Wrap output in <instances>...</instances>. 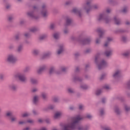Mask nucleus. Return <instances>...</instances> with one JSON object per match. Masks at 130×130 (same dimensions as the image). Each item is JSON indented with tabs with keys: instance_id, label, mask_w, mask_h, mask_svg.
<instances>
[{
	"instance_id": "2f4dec72",
	"label": "nucleus",
	"mask_w": 130,
	"mask_h": 130,
	"mask_svg": "<svg viewBox=\"0 0 130 130\" xmlns=\"http://www.w3.org/2000/svg\"><path fill=\"white\" fill-rule=\"evenodd\" d=\"M42 98H43V99H45V98H46V94H45L44 93H43L42 94Z\"/></svg>"
},
{
	"instance_id": "f704fd0d",
	"label": "nucleus",
	"mask_w": 130,
	"mask_h": 130,
	"mask_svg": "<svg viewBox=\"0 0 130 130\" xmlns=\"http://www.w3.org/2000/svg\"><path fill=\"white\" fill-rule=\"evenodd\" d=\"M115 112L117 113V114H119V110L117 108H116Z\"/></svg>"
},
{
	"instance_id": "bb28decb",
	"label": "nucleus",
	"mask_w": 130,
	"mask_h": 130,
	"mask_svg": "<svg viewBox=\"0 0 130 130\" xmlns=\"http://www.w3.org/2000/svg\"><path fill=\"white\" fill-rule=\"evenodd\" d=\"M29 115V114L25 113L22 115V117H27Z\"/></svg>"
},
{
	"instance_id": "ddd939ff",
	"label": "nucleus",
	"mask_w": 130,
	"mask_h": 130,
	"mask_svg": "<svg viewBox=\"0 0 130 130\" xmlns=\"http://www.w3.org/2000/svg\"><path fill=\"white\" fill-rule=\"evenodd\" d=\"M90 40L89 39H85L83 41V44H89L90 43Z\"/></svg>"
},
{
	"instance_id": "a19ab883",
	"label": "nucleus",
	"mask_w": 130,
	"mask_h": 130,
	"mask_svg": "<svg viewBox=\"0 0 130 130\" xmlns=\"http://www.w3.org/2000/svg\"><path fill=\"white\" fill-rule=\"evenodd\" d=\"M125 109L126 111H128V110H129L130 108H128V107H125Z\"/></svg>"
},
{
	"instance_id": "412c9836",
	"label": "nucleus",
	"mask_w": 130,
	"mask_h": 130,
	"mask_svg": "<svg viewBox=\"0 0 130 130\" xmlns=\"http://www.w3.org/2000/svg\"><path fill=\"white\" fill-rule=\"evenodd\" d=\"M31 82L32 84H36L37 83V80L34 79H31Z\"/></svg>"
},
{
	"instance_id": "de8ad7c7",
	"label": "nucleus",
	"mask_w": 130,
	"mask_h": 130,
	"mask_svg": "<svg viewBox=\"0 0 130 130\" xmlns=\"http://www.w3.org/2000/svg\"><path fill=\"white\" fill-rule=\"evenodd\" d=\"M53 101H54V102H57V98H55L53 99Z\"/></svg>"
},
{
	"instance_id": "c03bdc74",
	"label": "nucleus",
	"mask_w": 130,
	"mask_h": 130,
	"mask_svg": "<svg viewBox=\"0 0 130 130\" xmlns=\"http://www.w3.org/2000/svg\"><path fill=\"white\" fill-rule=\"evenodd\" d=\"M105 77V75H102L101 77V80H103L104 79V77Z\"/></svg>"
},
{
	"instance_id": "e433bc0d",
	"label": "nucleus",
	"mask_w": 130,
	"mask_h": 130,
	"mask_svg": "<svg viewBox=\"0 0 130 130\" xmlns=\"http://www.w3.org/2000/svg\"><path fill=\"white\" fill-rule=\"evenodd\" d=\"M91 117H92V116L91 115H90V114H87L86 115V118H91Z\"/></svg>"
},
{
	"instance_id": "5701e85b",
	"label": "nucleus",
	"mask_w": 130,
	"mask_h": 130,
	"mask_svg": "<svg viewBox=\"0 0 130 130\" xmlns=\"http://www.w3.org/2000/svg\"><path fill=\"white\" fill-rule=\"evenodd\" d=\"M101 90H97L96 92V95H100V94H101Z\"/></svg>"
},
{
	"instance_id": "b1692460",
	"label": "nucleus",
	"mask_w": 130,
	"mask_h": 130,
	"mask_svg": "<svg viewBox=\"0 0 130 130\" xmlns=\"http://www.w3.org/2000/svg\"><path fill=\"white\" fill-rule=\"evenodd\" d=\"M81 87L82 89H86L88 88V86L86 85H82Z\"/></svg>"
},
{
	"instance_id": "39448f33",
	"label": "nucleus",
	"mask_w": 130,
	"mask_h": 130,
	"mask_svg": "<svg viewBox=\"0 0 130 130\" xmlns=\"http://www.w3.org/2000/svg\"><path fill=\"white\" fill-rule=\"evenodd\" d=\"M45 5H43L42 6L43 11L42 12V14L43 17H46L47 16V12L45 10Z\"/></svg>"
},
{
	"instance_id": "f257e3e1",
	"label": "nucleus",
	"mask_w": 130,
	"mask_h": 130,
	"mask_svg": "<svg viewBox=\"0 0 130 130\" xmlns=\"http://www.w3.org/2000/svg\"><path fill=\"white\" fill-rule=\"evenodd\" d=\"M83 119V118L80 115H78L73 118V123L67 124L64 126L63 130H73L76 127V124L78 123L79 121Z\"/></svg>"
},
{
	"instance_id": "09e8293b",
	"label": "nucleus",
	"mask_w": 130,
	"mask_h": 130,
	"mask_svg": "<svg viewBox=\"0 0 130 130\" xmlns=\"http://www.w3.org/2000/svg\"><path fill=\"white\" fill-rule=\"evenodd\" d=\"M71 4V2H67L66 3V6H68V5H70Z\"/></svg>"
},
{
	"instance_id": "7ed1b4c3",
	"label": "nucleus",
	"mask_w": 130,
	"mask_h": 130,
	"mask_svg": "<svg viewBox=\"0 0 130 130\" xmlns=\"http://www.w3.org/2000/svg\"><path fill=\"white\" fill-rule=\"evenodd\" d=\"M107 65V63L104 60H102L101 62L99 65V70H101V69H103V68H105V67Z\"/></svg>"
},
{
	"instance_id": "aec40b11",
	"label": "nucleus",
	"mask_w": 130,
	"mask_h": 130,
	"mask_svg": "<svg viewBox=\"0 0 130 130\" xmlns=\"http://www.w3.org/2000/svg\"><path fill=\"white\" fill-rule=\"evenodd\" d=\"M53 72H54V69L53 68H51L50 69L49 74L51 75V74H53Z\"/></svg>"
},
{
	"instance_id": "774afa93",
	"label": "nucleus",
	"mask_w": 130,
	"mask_h": 130,
	"mask_svg": "<svg viewBox=\"0 0 130 130\" xmlns=\"http://www.w3.org/2000/svg\"><path fill=\"white\" fill-rule=\"evenodd\" d=\"M41 130H46V128L45 127H43Z\"/></svg>"
},
{
	"instance_id": "0e129e2a",
	"label": "nucleus",
	"mask_w": 130,
	"mask_h": 130,
	"mask_svg": "<svg viewBox=\"0 0 130 130\" xmlns=\"http://www.w3.org/2000/svg\"><path fill=\"white\" fill-rule=\"evenodd\" d=\"M99 39H97L96 40V43H99Z\"/></svg>"
},
{
	"instance_id": "f3484780",
	"label": "nucleus",
	"mask_w": 130,
	"mask_h": 130,
	"mask_svg": "<svg viewBox=\"0 0 130 130\" xmlns=\"http://www.w3.org/2000/svg\"><path fill=\"white\" fill-rule=\"evenodd\" d=\"M72 12L75 14L77 13L78 14H79L80 15V11H79V10H78V9H77L76 8H74L73 10H72Z\"/></svg>"
},
{
	"instance_id": "c85d7f7f",
	"label": "nucleus",
	"mask_w": 130,
	"mask_h": 130,
	"mask_svg": "<svg viewBox=\"0 0 130 130\" xmlns=\"http://www.w3.org/2000/svg\"><path fill=\"white\" fill-rule=\"evenodd\" d=\"M38 52H39L38 50H34L33 53H34V54H35V55H36L38 54Z\"/></svg>"
},
{
	"instance_id": "dca6fc26",
	"label": "nucleus",
	"mask_w": 130,
	"mask_h": 130,
	"mask_svg": "<svg viewBox=\"0 0 130 130\" xmlns=\"http://www.w3.org/2000/svg\"><path fill=\"white\" fill-rule=\"evenodd\" d=\"M38 101V96H35L34 98V103L35 104H36L37 103V102Z\"/></svg>"
},
{
	"instance_id": "9b49d317",
	"label": "nucleus",
	"mask_w": 130,
	"mask_h": 130,
	"mask_svg": "<svg viewBox=\"0 0 130 130\" xmlns=\"http://www.w3.org/2000/svg\"><path fill=\"white\" fill-rule=\"evenodd\" d=\"M112 53V51H111V50L107 51L105 53L106 56H110V55H111Z\"/></svg>"
},
{
	"instance_id": "37998d69",
	"label": "nucleus",
	"mask_w": 130,
	"mask_h": 130,
	"mask_svg": "<svg viewBox=\"0 0 130 130\" xmlns=\"http://www.w3.org/2000/svg\"><path fill=\"white\" fill-rule=\"evenodd\" d=\"M16 120V118L15 117H12L11 118V121H15Z\"/></svg>"
},
{
	"instance_id": "e2e57ef3",
	"label": "nucleus",
	"mask_w": 130,
	"mask_h": 130,
	"mask_svg": "<svg viewBox=\"0 0 130 130\" xmlns=\"http://www.w3.org/2000/svg\"><path fill=\"white\" fill-rule=\"evenodd\" d=\"M19 124H23V123H24V122L23 121H20L19 122Z\"/></svg>"
},
{
	"instance_id": "8fccbe9b",
	"label": "nucleus",
	"mask_w": 130,
	"mask_h": 130,
	"mask_svg": "<svg viewBox=\"0 0 130 130\" xmlns=\"http://www.w3.org/2000/svg\"><path fill=\"white\" fill-rule=\"evenodd\" d=\"M108 45V42H106L105 45H104V46H105V47H107Z\"/></svg>"
},
{
	"instance_id": "6e6d98bb",
	"label": "nucleus",
	"mask_w": 130,
	"mask_h": 130,
	"mask_svg": "<svg viewBox=\"0 0 130 130\" xmlns=\"http://www.w3.org/2000/svg\"><path fill=\"white\" fill-rule=\"evenodd\" d=\"M106 12L108 13H110V9H107V11H106Z\"/></svg>"
},
{
	"instance_id": "79ce46f5",
	"label": "nucleus",
	"mask_w": 130,
	"mask_h": 130,
	"mask_svg": "<svg viewBox=\"0 0 130 130\" xmlns=\"http://www.w3.org/2000/svg\"><path fill=\"white\" fill-rule=\"evenodd\" d=\"M108 42H109V41H111L112 40V38H107Z\"/></svg>"
},
{
	"instance_id": "4d7b16f0",
	"label": "nucleus",
	"mask_w": 130,
	"mask_h": 130,
	"mask_svg": "<svg viewBox=\"0 0 130 130\" xmlns=\"http://www.w3.org/2000/svg\"><path fill=\"white\" fill-rule=\"evenodd\" d=\"M49 55V54H45L44 55V57H47V56H48Z\"/></svg>"
},
{
	"instance_id": "20e7f679",
	"label": "nucleus",
	"mask_w": 130,
	"mask_h": 130,
	"mask_svg": "<svg viewBox=\"0 0 130 130\" xmlns=\"http://www.w3.org/2000/svg\"><path fill=\"white\" fill-rule=\"evenodd\" d=\"M16 78H18L21 82H25V81H26V77L22 74H18V75H16Z\"/></svg>"
},
{
	"instance_id": "1a4fd4ad",
	"label": "nucleus",
	"mask_w": 130,
	"mask_h": 130,
	"mask_svg": "<svg viewBox=\"0 0 130 130\" xmlns=\"http://www.w3.org/2000/svg\"><path fill=\"white\" fill-rule=\"evenodd\" d=\"M61 116V113L57 112L55 114L54 118H58Z\"/></svg>"
},
{
	"instance_id": "13d9d810",
	"label": "nucleus",
	"mask_w": 130,
	"mask_h": 130,
	"mask_svg": "<svg viewBox=\"0 0 130 130\" xmlns=\"http://www.w3.org/2000/svg\"><path fill=\"white\" fill-rule=\"evenodd\" d=\"M12 90H16V86H12Z\"/></svg>"
},
{
	"instance_id": "f03ea898",
	"label": "nucleus",
	"mask_w": 130,
	"mask_h": 130,
	"mask_svg": "<svg viewBox=\"0 0 130 130\" xmlns=\"http://www.w3.org/2000/svg\"><path fill=\"white\" fill-rule=\"evenodd\" d=\"M7 60L8 61H9V62H12V63H14V62H15L16 61L17 58L14 57V56H13L12 55H10L8 56Z\"/></svg>"
},
{
	"instance_id": "f8f14e48",
	"label": "nucleus",
	"mask_w": 130,
	"mask_h": 130,
	"mask_svg": "<svg viewBox=\"0 0 130 130\" xmlns=\"http://www.w3.org/2000/svg\"><path fill=\"white\" fill-rule=\"evenodd\" d=\"M114 21L116 25H119V24H120V21H119V20H118L117 18L114 17Z\"/></svg>"
},
{
	"instance_id": "338daca9",
	"label": "nucleus",
	"mask_w": 130,
	"mask_h": 130,
	"mask_svg": "<svg viewBox=\"0 0 130 130\" xmlns=\"http://www.w3.org/2000/svg\"><path fill=\"white\" fill-rule=\"evenodd\" d=\"M23 130H29V127H26L24 128Z\"/></svg>"
},
{
	"instance_id": "7c9ffc66",
	"label": "nucleus",
	"mask_w": 130,
	"mask_h": 130,
	"mask_svg": "<svg viewBox=\"0 0 130 130\" xmlns=\"http://www.w3.org/2000/svg\"><path fill=\"white\" fill-rule=\"evenodd\" d=\"M104 89H106V90H108V89H110V87L108 85H105L104 87Z\"/></svg>"
},
{
	"instance_id": "a878e982",
	"label": "nucleus",
	"mask_w": 130,
	"mask_h": 130,
	"mask_svg": "<svg viewBox=\"0 0 130 130\" xmlns=\"http://www.w3.org/2000/svg\"><path fill=\"white\" fill-rule=\"evenodd\" d=\"M123 55L126 57L128 56L129 55V52L124 53V54H123Z\"/></svg>"
},
{
	"instance_id": "423d86ee",
	"label": "nucleus",
	"mask_w": 130,
	"mask_h": 130,
	"mask_svg": "<svg viewBox=\"0 0 130 130\" xmlns=\"http://www.w3.org/2000/svg\"><path fill=\"white\" fill-rule=\"evenodd\" d=\"M97 31L99 33V34H100V38H101V37H102L103 34H104V30H103V29L101 28H99L98 29Z\"/></svg>"
},
{
	"instance_id": "4be33fe9",
	"label": "nucleus",
	"mask_w": 130,
	"mask_h": 130,
	"mask_svg": "<svg viewBox=\"0 0 130 130\" xmlns=\"http://www.w3.org/2000/svg\"><path fill=\"white\" fill-rule=\"evenodd\" d=\"M37 31V28L34 27L30 29V32H35Z\"/></svg>"
},
{
	"instance_id": "58836bf2",
	"label": "nucleus",
	"mask_w": 130,
	"mask_h": 130,
	"mask_svg": "<svg viewBox=\"0 0 130 130\" xmlns=\"http://www.w3.org/2000/svg\"><path fill=\"white\" fill-rule=\"evenodd\" d=\"M45 38V36H42L40 38V39L41 40H42V39H44Z\"/></svg>"
},
{
	"instance_id": "4c0bfd02",
	"label": "nucleus",
	"mask_w": 130,
	"mask_h": 130,
	"mask_svg": "<svg viewBox=\"0 0 130 130\" xmlns=\"http://www.w3.org/2000/svg\"><path fill=\"white\" fill-rule=\"evenodd\" d=\"M21 50H22V46H19L18 48V51L20 52Z\"/></svg>"
},
{
	"instance_id": "ea45409f",
	"label": "nucleus",
	"mask_w": 130,
	"mask_h": 130,
	"mask_svg": "<svg viewBox=\"0 0 130 130\" xmlns=\"http://www.w3.org/2000/svg\"><path fill=\"white\" fill-rule=\"evenodd\" d=\"M53 28H54V24H52L50 25V28L51 29H53Z\"/></svg>"
},
{
	"instance_id": "9d476101",
	"label": "nucleus",
	"mask_w": 130,
	"mask_h": 130,
	"mask_svg": "<svg viewBox=\"0 0 130 130\" xmlns=\"http://www.w3.org/2000/svg\"><path fill=\"white\" fill-rule=\"evenodd\" d=\"M60 49L57 52V54H60L63 51V46H59Z\"/></svg>"
},
{
	"instance_id": "6e6552de",
	"label": "nucleus",
	"mask_w": 130,
	"mask_h": 130,
	"mask_svg": "<svg viewBox=\"0 0 130 130\" xmlns=\"http://www.w3.org/2000/svg\"><path fill=\"white\" fill-rule=\"evenodd\" d=\"M120 76V71H117L115 72V73L113 75V77L114 78H118V77H119Z\"/></svg>"
},
{
	"instance_id": "72a5a7b5",
	"label": "nucleus",
	"mask_w": 130,
	"mask_h": 130,
	"mask_svg": "<svg viewBox=\"0 0 130 130\" xmlns=\"http://www.w3.org/2000/svg\"><path fill=\"white\" fill-rule=\"evenodd\" d=\"M79 108L80 110H82V109H83V108H84V106H83L82 105H80Z\"/></svg>"
},
{
	"instance_id": "5fc2aeb1",
	"label": "nucleus",
	"mask_w": 130,
	"mask_h": 130,
	"mask_svg": "<svg viewBox=\"0 0 130 130\" xmlns=\"http://www.w3.org/2000/svg\"><path fill=\"white\" fill-rule=\"evenodd\" d=\"M36 91H37V89L35 88V89H32V92H36Z\"/></svg>"
},
{
	"instance_id": "c9c22d12",
	"label": "nucleus",
	"mask_w": 130,
	"mask_h": 130,
	"mask_svg": "<svg viewBox=\"0 0 130 130\" xmlns=\"http://www.w3.org/2000/svg\"><path fill=\"white\" fill-rule=\"evenodd\" d=\"M68 92L69 93H73V92H74V91L73 90V89H71V88H69L68 89Z\"/></svg>"
},
{
	"instance_id": "c756f323",
	"label": "nucleus",
	"mask_w": 130,
	"mask_h": 130,
	"mask_svg": "<svg viewBox=\"0 0 130 130\" xmlns=\"http://www.w3.org/2000/svg\"><path fill=\"white\" fill-rule=\"evenodd\" d=\"M127 11V8H124L122 10V13H126Z\"/></svg>"
},
{
	"instance_id": "49530a36",
	"label": "nucleus",
	"mask_w": 130,
	"mask_h": 130,
	"mask_svg": "<svg viewBox=\"0 0 130 130\" xmlns=\"http://www.w3.org/2000/svg\"><path fill=\"white\" fill-rule=\"evenodd\" d=\"M104 113V111H103V110H102L101 111V115H103Z\"/></svg>"
},
{
	"instance_id": "0eeeda50",
	"label": "nucleus",
	"mask_w": 130,
	"mask_h": 130,
	"mask_svg": "<svg viewBox=\"0 0 130 130\" xmlns=\"http://www.w3.org/2000/svg\"><path fill=\"white\" fill-rule=\"evenodd\" d=\"M86 5H87V7L89 9H94V10H95L96 9H97V8H98V6L97 5H94L93 7H91L90 6V2H87Z\"/></svg>"
},
{
	"instance_id": "4468645a",
	"label": "nucleus",
	"mask_w": 130,
	"mask_h": 130,
	"mask_svg": "<svg viewBox=\"0 0 130 130\" xmlns=\"http://www.w3.org/2000/svg\"><path fill=\"white\" fill-rule=\"evenodd\" d=\"M45 69V67H43L41 68H40L38 71V74H41V73H42V72H43V71H44V69Z\"/></svg>"
},
{
	"instance_id": "393cba45",
	"label": "nucleus",
	"mask_w": 130,
	"mask_h": 130,
	"mask_svg": "<svg viewBox=\"0 0 130 130\" xmlns=\"http://www.w3.org/2000/svg\"><path fill=\"white\" fill-rule=\"evenodd\" d=\"M98 58H99V54H98L95 56V61L97 62V60H98Z\"/></svg>"
},
{
	"instance_id": "bf43d9fd",
	"label": "nucleus",
	"mask_w": 130,
	"mask_h": 130,
	"mask_svg": "<svg viewBox=\"0 0 130 130\" xmlns=\"http://www.w3.org/2000/svg\"><path fill=\"white\" fill-rule=\"evenodd\" d=\"M68 31L67 29H65V30H64V33H65V34H67V33H68Z\"/></svg>"
},
{
	"instance_id": "603ef678",
	"label": "nucleus",
	"mask_w": 130,
	"mask_h": 130,
	"mask_svg": "<svg viewBox=\"0 0 130 130\" xmlns=\"http://www.w3.org/2000/svg\"><path fill=\"white\" fill-rule=\"evenodd\" d=\"M127 86L128 87L129 89V87H130V81L127 83Z\"/></svg>"
},
{
	"instance_id": "473e14b6",
	"label": "nucleus",
	"mask_w": 130,
	"mask_h": 130,
	"mask_svg": "<svg viewBox=\"0 0 130 130\" xmlns=\"http://www.w3.org/2000/svg\"><path fill=\"white\" fill-rule=\"evenodd\" d=\"M12 112H8L7 114H6V115L7 116H12Z\"/></svg>"
},
{
	"instance_id": "a211bd4d",
	"label": "nucleus",
	"mask_w": 130,
	"mask_h": 130,
	"mask_svg": "<svg viewBox=\"0 0 130 130\" xmlns=\"http://www.w3.org/2000/svg\"><path fill=\"white\" fill-rule=\"evenodd\" d=\"M58 37H59V35L57 33L54 34V38L55 39H58Z\"/></svg>"
},
{
	"instance_id": "69168bd1",
	"label": "nucleus",
	"mask_w": 130,
	"mask_h": 130,
	"mask_svg": "<svg viewBox=\"0 0 130 130\" xmlns=\"http://www.w3.org/2000/svg\"><path fill=\"white\" fill-rule=\"evenodd\" d=\"M105 130H110V128H105Z\"/></svg>"
},
{
	"instance_id": "680f3d73",
	"label": "nucleus",
	"mask_w": 130,
	"mask_h": 130,
	"mask_svg": "<svg viewBox=\"0 0 130 130\" xmlns=\"http://www.w3.org/2000/svg\"><path fill=\"white\" fill-rule=\"evenodd\" d=\"M27 122H29V123H31V122H33V121L29 120L27 121Z\"/></svg>"
},
{
	"instance_id": "cd10ccee",
	"label": "nucleus",
	"mask_w": 130,
	"mask_h": 130,
	"mask_svg": "<svg viewBox=\"0 0 130 130\" xmlns=\"http://www.w3.org/2000/svg\"><path fill=\"white\" fill-rule=\"evenodd\" d=\"M27 15H28L29 17H34V16H33V13H32V12L28 13H27Z\"/></svg>"
},
{
	"instance_id": "6ab92c4d",
	"label": "nucleus",
	"mask_w": 130,
	"mask_h": 130,
	"mask_svg": "<svg viewBox=\"0 0 130 130\" xmlns=\"http://www.w3.org/2000/svg\"><path fill=\"white\" fill-rule=\"evenodd\" d=\"M104 18V14H101L99 17V21H101Z\"/></svg>"
},
{
	"instance_id": "2eb2a0df",
	"label": "nucleus",
	"mask_w": 130,
	"mask_h": 130,
	"mask_svg": "<svg viewBox=\"0 0 130 130\" xmlns=\"http://www.w3.org/2000/svg\"><path fill=\"white\" fill-rule=\"evenodd\" d=\"M71 23H72V19L67 18L66 20L67 25H70Z\"/></svg>"
},
{
	"instance_id": "864d4df0",
	"label": "nucleus",
	"mask_w": 130,
	"mask_h": 130,
	"mask_svg": "<svg viewBox=\"0 0 130 130\" xmlns=\"http://www.w3.org/2000/svg\"><path fill=\"white\" fill-rule=\"evenodd\" d=\"M66 70H67V69L63 68H62V72H66Z\"/></svg>"
},
{
	"instance_id": "052dcab7",
	"label": "nucleus",
	"mask_w": 130,
	"mask_h": 130,
	"mask_svg": "<svg viewBox=\"0 0 130 130\" xmlns=\"http://www.w3.org/2000/svg\"><path fill=\"white\" fill-rule=\"evenodd\" d=\"M12 19H13V17H9V21H12Z\"/></svg>"
},
{
	"instance_id": "3c124183",
	"label": "nucleus",
	"mask_w": 130,
	"mask_h": 130,
	"mask_svg": "<svg viewBox=\"0 0 130 130\" xmlns=\"http://www.w3.org/2000/svg\"><path fill=\"white\" fill-rule=\"evenodd\" d=\"M102 103H105V99H103L102 100Z\"/></svg>"
},
{
	"instance_id": "a18cd8bd",
	"label": "nucleus",
	"mask_w": 130,
	"mask_h": 130,
	"mask_svg": "<svg viewBox=\"0 0 130 130\" xmlns=\"http://www.w3.org/2000/svg\"><path fill=\"white\" fill-rule=\"evenodd\" d=\"M122 39L123 42H125V40H126V38H125V37H123Z\"/></svg>"
}]
</instances>
